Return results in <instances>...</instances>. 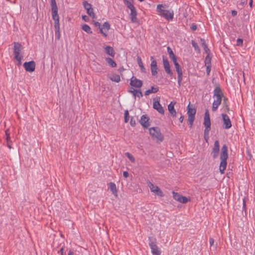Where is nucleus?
<instances>
[{
    "instance_id": "f257e3e1",
    "label": "nucleus",
    "mask_w": 255,
    "mask_h": 255,
    "mask_svg": "<svg viewBox=\"0 0 255 255\" xmlns=\"http://www.w3.org/2000/svg\"><path fill=\"white\" fill-rule=\"evenodd\" d=\"M228 158V147L226 144H224L222 147L220 155L221 162L220 164L219 170L221 174L224 173V171L227 167V160Z\"/></svg>"
},
{
    "instance_id": "f03ea898",
    "label": "nucleus",
    "mask_w": 255,
    "mask_h": 255,
    "mask_svg": "<svg viewBox=\"0 0 255 255\" xmlns=\"http://www.w3.org/2000/svg\"><path fill=\"white\" fill-rule=\"evenodd\" d=\"M165 6V5L162 4H159L157 5L156 10L158 15L168 20H172L174 16L173 10L172 9L167 10L162 8H164Z\"/></svg>"
},
{
    "instance_id": "7ed1b4c3",
    "label": "nucleus",
    "mask_w": 255,
    "mask_h": 255,
    "mask_svg": "<svg viewBox=\"0 0 255 255\" xmlns=\"http://www.w3.org/2000/svg\"><path fill=\"white\" fill-rule=\"evenodd\" d=\"M223 96V94L219 87H216L214 91V98L216 99L214 100L212 105V111H216L218 106L221 104L222 101V98Z\"/></svg>"
},
{
    "instance_id": "20e7f679",
    "label": "nucleus",
    "mask_w": 255,
    "mask_h": 255,
    "mask_svg": "<svg viewBox=\"0 0 255 255\" xmlns=\"http://www.w3.org/2000/svg\"><path fill=\"white\" fill-rule=\"evenodd\" d=\"M149 133L152 138L157 142H161L163 140V135L158 127H153L149 129Z\"/></svg>"
},
{
    "instance_id": "39448f33",
    "label": "nucleus",
    "mask_w": 255,
    "mask_h": 255,
    "mask_svg": "<svg viewBox=\"0 0 255 255\" xmlns=\"http://www.w3.org/2000/svg\"><path fill=\"white\" fill-rule=\"evenodd\" d=\"M22 49V45L18 42H14L13 46V54L14 59L17 61L18 65H20L21 64V61L23 57L22 55L20 54V52Z\"/></svg>"
},
{
    "instance_id": "423d86ee",
    "label": "nucleus",
    "mask_w": 255,
    "mask_h": 255,
    "mask_svg": "<svg viewBox=\"0 0 255 255\" xmlns=\"http://www.w3.org/2000/svg\"><path fill=\"white\" fill-rule=\"evenodd\" d=\"M149 245L150 247L151 253L153 255H160L161 251L156 244L155 239H153L151 237L149 238Z\"/></svg>"
},
{
    "instance_id": "0eeeda50",
    "label": "nucleus",
    "mask_w": 255,
    "mask_h": 255,
    "mask_svg": "<svg viewBox=\"0 0 255 255\" xmlns=\"http://www.w3.org/2000/svg\"><path fill=\"white\" fill-rule=\"evenodd\" d=\"M172 193L173 198L180 203L185 204L190 201L189 198H187L178 193L175 192V191H172Z\"/></svg>"
},
{
    "instance_id": "6e6552de",
    "label": "nucleus",
    "mask_w": 255,
    "mask_h": 255,
    "mask_svg": "<svg viewBox=\"0 0 255 255\" xmlns=\"http://www.w3.org/2000/svg\"><path fill=\"white\" fill-rule=\"evenodd\" d=\"M148 186L150 188V191L155 195L160 197H163L164 196L163 192L157 186L153 184L150 182L148 183Z\"/></svg>"
},
{
    "instance_id": "1a4fd4ad",
    "label": "nucleus",
    "mask_w": 255,
    "mask_h": 255,
    "mask_svg": "<svg viewBox=\"0 0 255 255\" xmlns=\"http://www.w3.org/2000/svg\"><path fill=\"white\" fill-rule=\"evenodd\" d=\"M159 102V97L153 99V108L155 110H156L159 113L163 115L164 114V111L163 108L162 107Z\"/></svg>"
},
{
    "instance_id": "9d476101",
    "label": "nucleus",
    "mask_w": 255,
    "mask_h": 255,
    "mask_svg": "<svg viewBox=\"0 0 255 255\" xmlns=\"http://www.w3.org/2000/svg\"><path fill=\"white\" fill-rule=\"evenodd\" d=\"M223 127L225 129H229L232 127L231 120L228 116L226 114H222Z\"/></svg>"
},
{
    "instance_id": "9b49d317",
    "label": "nucleus",
    "mask_w": 255,
    "mask_h": 255,
    "mask_svg": "<svg viewBox=\"0 0 255 255\" xmlns=\"http://www.w3.org/2000/svg\"><path fill=\"white\" fill-rule=\"evenodd\" d=\"M150 60L151 61L150 64V69L151 74L153 76H155L157 75L158 73V68L157 65V62L154 59L153 56L150 57Z\"/></svg>"
},
{
    "instance_id": "f8f14e48",
    "label": "nucleus",
    "mask_w": 255,
    "mask_h": 255,
    "mask_svg": "<svg viewBox=\"0 0 255 255\" xmlns=\"http://www.w3.org/2000/svg\"><path fill=\"white\" fill-rule=\"evenodd\" d=\"M163 58V64L164 70L166 73L170 76H172L173 73L170 69V64L168 59L164 56H162Z\"/></svg>"
},
{
    "instance_id": "ddd939ff",
    "label": "nucleus",
    "mask_w": 255,
    "mask_h": 255,
    "mask_svg": "<svg viewBox=\"0 0 255 255\" xmlns=\"http://www.w3.org/2000/svg\"><path fill=\"white\" fill-rule=\"evenodd\" d=\"M24 68L27 72H32L35 70V63L34 61L26 62L23 65Z\"/></svg>"
},
{
    "instance_id": "4468645a",
    "label": "nucleus",
    "mask_w": 255,
    "mask_h": 255,
    "mask_svg": "<svg viewBox=\"0 0 255 255\" xmlns=\"http://www.w3.org/2000/svg\"><path fill=\"white\" fill-rule=\"evenodd\" d=\"M204 125L205 127V129H211V121L209 112L208 110H206L205 113L204 119Z\"/></svg>"
},
{
    "instance_id": "2eb2a0df",
    "label": "nucleus",
    "mask_w": 255,
    "mask_h": 255,
    "mask_svg": "<svg viewBox=\"0 0 255 255\" xmlns=\"http://www.w3.org/2000/svg\"><path fill=\"white\" fill-rule=\"evenodd\" d=\"M220 150V144L218 140H216L214 142V147L212 148L211 154H212L213 158H216L219 153Z\"/></svg>"
},
{
    "instance_id": "dca6fc26",
    "label": "nucleus",
    "mask_w": 255,
    "mask_h": 255,
    "mask_svg": "<svg viewBox=\"0 0 255 255\" xmlns=\"http://www.w3.org/2000/svg\"><path fill=\"white\" fill-rule=\"evenodd\" d=\"M149 118L146 115H142L139 120V123L144 128H147L150 126Z\"/></svg>"
},
{
    "instance_id": "f3484780",
    "label": "nucleus",
    "mask_w": 255,
    "mask_h": 255,
    "mask_svg": "<svg viewBox=\"0 0 255 255\" xmlns=\"http://www.w3.org/2000/svg\"><path fill=\"white\" fill-rule=\"evenodd\" d=\"M142 81L132 76L130 79V85L134 87L139 88L142 86Z\"/></svg>"
},
{
    "instance_id": "a211bd4d",
    "label": "nucleus",
    "mask_w": 255,
    "mask_h": 255,
    "mask_svg": "<svg viewBox=\"0 0 255 255\" xmlns=\"http://www.w3.org/2000/svg\"><path fill=\"white\" fill-rule=\"evenodd\" d=\"M51 5V12L52 15L58 14V7L56 4V0H50Z\"/></svg>"
},
{
    "instance_id": "6ab92c4d",
    "label": "nucleus",
    "mask_w": 255,
    "mask_h": 255,
    "mask_svg": "<svg viewBox=\"0 0 255 255\" xmlns=\"http://www.w3.org/2000/svg\"><path fill=\"white\" fill-rule=\"evenodd\" d=\"M52 18L54 20V28L55 30L60 31L59 17L58 14L53 15Z\"/></svg>"
},
{
    "instance_id": "aec40b11",
    "label": "nucleus",
    "mask_w": 255,
    "mask_h": 255,
    "mask_svg": "<svg viewBox=\"0 0 255 255\" xmlns=\"http://www.w3.org/2000/svg\"><path fill=\"white\" fill-rule=\"evenodd\" d=\"M175 104V102L173 103V102H171L168 106V110L171 115L173 117L176 116V112L174 107Z\"/></svg>"
},
{
    "instance_id": "412c9836",
    "label": "nucleus",
    "mask_w": 255,
    "mask_h": 255,
    "mask_svg": "<svg viewBox=\"0 0 255 255\" xmlns=\"http://www.w3.org/2000/svg\"><path fill=\"white\" fill-rule=\"evenodd\" d=\"M105 52L106 54L110 55L112 57H114L115 55V52L113 47L110 46H107L105 48Z\"/></svg>"
},
{
    "instance_id": "4be33fe9",
    "label": "nucleus",
    "mask_w": 255,
    "mask_h": 255,
    "mask_svg": "<svg viewBox=\"0 0 255 255\" xmlns=\"http://www.w3.org/2000/svg\"><path fill=\"white\" fill-rule=\"evenodd\" d=\"M158 90H159L158 87L152 86L151 87V89L146 90L144 92V95L145 96H148L151 93H156L158 91Z\"/></svg>"
},
{
    "instance_id": "5701e85b",
    "label": "nucleus",
    "mask_w": 255,
    "mask_h": 255,
    "mask_svg": "<svg viewBox=\"0 0 255 255\" xmlns=\"http://www.w3.org/2000/svg\"><path fill=\"white\" fill-rule=\"evenodd\" d=\"M137 12L135 8L130 10V19L132 22H135L137 20L136 18Z\"/></svg>"
},
{
    "instance_id": "b1692460",
    "label": "nucleus",
    "mask_w": 255,
    "mask_h": 255,
    "mask_svg": "<svg viewBox=\"0 0 255 255\" xmlns=\"http://www.w3.org/2000/svg\"><path fill=\"white\" fill-rule=\"evenodd\" d=\"M125 4L130 9H133L135 8L133 4V0H123Z\"/></svg>"
},
{
    "instance_id": "393cba45",
    "label": "nucleus",
    "mask_w": 255,
    "mask_h": 255,
    "mask_svg": "<svg viewBox=\"0 0 255 255\" xmlns=\"http://www.w3.org/2000/svg\"><path fill=\"white\" fill-rule=\"evenodd\" d=\"M5 139H6V142H7V145L8 147V148L9 149H10V148H11V141L10 140L9 130L6 129L5 131Z\"/></svg>"
},
{
    "instance_id": "a878e982",
    "label": "nucleus",
    "mask_w": 255,
    "mask_h": 255,
    "mask_svg": "<svg viewBox=\"0 0 255 255\" xmlns=\"http://www.w3.org/2000/svg\"><path fill=\"white\" fill-rule=\"evenodd\" d=\"M105 60L108 65L112 67H116L117 66L116 63L112 58L110 57H107L106 58Z\"/></svg>"
},
{
    "instance_id": "bb28decb",
    "label": "nucleus",
    "mask_w": 255,
    "mask_h": 255,
    "mask_svg": "<svg viewBox=\"0 0 255 255\" xmlns=\"http://www.w3.org/2000/svg\"><path fill=\"white\" fill-rule=\"evenodd\" d=\"M196 113V110L195 108H191L190 106V104L187 106V114L188 116H194Z\"/></svg>"
},
{
    "instance_id": "cd10ccee",
    "label": "nucleus",
    "mask_w": 255,
    "mask_h": 255,
    "mask_svg": "<svg viewBox=\"0 0 255 255\" xmlns=\"http://www.w3.org/2000/svg\"><path fill=\"white\" fill-rule=\"evenodd\" d=\"M109 188L114 194H116L117 193V187L116 184L113 182H110L109 184Z\"/></svg>"
},
{
    "instance_id": "c85d7f7f",
    "label": "nucleus",
    "mask_w": 255,
    "mask_h": 255,
    "mask_svg": "<svg viewBox=\"0 0 255 255\" xmlns=\"http://www.w3.org/2000/svg\"><path fill=\"white\" fill-rule=\"evenodd\" d=\"M137 61L138 64V65L139 67L140 68V70L142 72H145V68H144L142 62L141 61V58L139 57H137Z\"/></svg>"
},
{
    "instance_id": "c756f323",
    "label": "nucleus",
    "mask_w": 255,
    "mask_h": 255,
    "mask_svg": "<svg viewBox=\"0 0 255 255\" xmlns=\"http://www.w3.org/2000/svg\"><path fill=\"white\" fill-rule=\"evenodd\" d=\"M188 125H189V127L190 128H191L193 126V122L195 120V116H188Z\"/></svg>"
},
{
    "instance_id": "7c9ffc66",
    "label": "nucleus",
    "mask_w": 255,
    "mask_h": 255,
    "mask_svg": "<svg viewBox=\"0 0 255 255\" xmlns=\"http://www.w3.org/2000/svg\"><path fill=\"white\" fill-rule=\"evenodd\" d=\"M82 29L84 30L85 32H87L88 33H92V31L91 30L90 27L86 24H85L82 26Z\"/></svg>"
},
{
    "instance_id": "2f4dec72",
    "label": "nucleus",
    "mask_w": 255,
    "mask_h": 255,
    "mask_svg": "<svg viewBox=\"0 0 255 255\" xmlns=\"http://www.w3.org/2000/svg\"><path fill=\"white\" fill-rule=\"evenodd\" d=\"M110 79L112 81H114L116 82H119L121 80L120 76L117 74L112 75Z\"/></svg>"
},
{
    "instance_id": "473e14b6",
    "label": "nucleus",
    "mask_w": 255,
    "mask_h": 255,
    "mask_svg": "<svg viewBox=\"0 0 255 255\" xmlns=\"http://www.w3.org/2000/svg\"><path fill=\"white\" fill-rule=\"evenodd\" d=\"M167 52L169 54V58H170V59L176 57V55L174 54L172 50L171 49V48L170 47H167Z\"/></svg>"
},
{
    "instance_id": "72a5a7b5",
    "label": "nucleus",
    "mask_w": 255,
    "mask_h": 255,
    "mask_svg": "<svg viewBox=\"0 0 255 255\" xmlns=\"http://www.w3.org/2000/svg\"><path fill=\"white\" fill-rule=\"evenodd\" d=\"M200 41L204 50L206 53H208V51H209V49L208 48V46L205 43V40L204 39H201Z\"/></svg>"
},
{
    "instance_id": "f704fd0d",
    "label": "nucleus",
    "mask_w": 255,
    "mask_h": 255,
    "mask_svg": "<svg viewBox=\"0 0 255 255\" xmlns=\"http://www.w3.org/2000/svg\"><path fill=\"white\" fill-rule=\"evenodd\" d=\"M178 84L179 87L181 86L183 80V72L177 73Z\"/></svg>"
},
{
    "instance_id": "c9c22d12",
    "label": "nucleus",
    "mask_w": 255,
    "mask_h": 255,
    "mask_svg": "<svg viewBox=\"0 0 255 255\" xmlns=\"http://www.w3.org/2000/svg\"><path fill=\"white\" fill-rule=\"evenodd\" d=\"M87 13L92 18H96V14L93 11V8H88V9L87 10Z\"/></svg>"
},
{
    "instance_id": "e433bc0d",
    "label": "nucleus",
    "mask_w": 255,
    "mask_h": 255,
    "mask_svg": "<svg viewBox=\"0 0 255 255\" xmlns=\"http://www.w3.org/2000/svg\"><path fill=\"white\" fill-rule=\"evenodd\" d=\"M95 26L99 27V28L100 30V32L102 34H103L105 36H106V37L107 36V34H106V32H105L103 30V28H101V24L99 22H98V21L95 22Z\"/></svg>"
},
{
    "instance_id": "4c0bfd02",
    "label": "nucleus",
    "mask_w": 255,
    "mask_h": 255,
    "mask_svg": "<svg viewBox=\"0 0 255 255\" xmlns=\"http://www.w3.org/2000/svg\"><path fill=\"white\" fill-rule=\"evenodd\" d=\"M125 155L131 161V162H135L134 157L130 153L128 152H126Z\"/></svg>"
},
{
    "instance_id": "58836bf2",
    "label": "nucleus",
    "mask_w": 255,
    "mask_h": 255,
    "mask_svg": "<svg viewBox=\"0 0 255 255\" xmlns=\"http://www.w3.org/2000/svg\"><path fill=\"white\" fill-rule=\"evenodd\" d=\"M101 28H103V31H104V29H105L107 31L110 29V25L108 22L106 21L103 24V26H102V27H101Z\"/></svg>"
},
{
    "instance_id": "ea45409f",
    "label": "nucleus",
    "mask_w": 255,
    "mask_h": 255,
    "mask_svg": "<svg viewBox=\"0 0 255 255\" xmlns=\"http://www.w3.org/2000/svg\"><path fill=\"white\" fill-rule=\"evenodd\" d=\"M133 95L135 97H137L139 98H140L143 96V94H142L141 90H137L135 92V93H134Z\"/></svg>"
},
{
    "instance_id": "a19ab883",
    "label": "nucleus",
    "mask_w": 255,
    "mask_h": 255,
    "mask_svg": "<svg viewBox=\"0 0 255 255\" xmlns=\"http://www.w3.org/2000/svg\"><path fill=\"white\" fill-rule=\"evenodd\" d=\"M84 8L87 10L88 8H92V5L88 3L87 1H84L83 2Z\"/></svg>"
},
{
    "instance_id": "79ce46f5",
    "label": "nucleus",
    "mask_w": 255,
    "mask_h": 255,
    "mask_svg": "<svg viewBox=\"0 0 255 255\" xmlns=\"http://www.w3.org/2000/svg\"><path fill=\"white\" fill-rule=\"evenodd\" d=\"M210 130L211 129H205L204 130V138L206 141H207L209 139V134Z\"/></svg>"
},
{
    "instance_id": "37998d69",
    "label": "nucleus",
    "mask_w": 255,
    "mask_h": 255,
    "mask_svg": "<svg viewBox=\"0 0 255 255\" xmlns=\"http://www.w3.org/2000/svg\"><path fill=\"white\" fill-rule=\"evenodd\" d=\"M124 115H124L125 122L127 123L128 121V119H129V113H128V110H126L125 111Z\"/></svg>"
},
{
    "instance_id": "c03bdc74",
    "label": "nucleus",
    "mask_w": 255,
    "mask_h": 255,
    "mask_svg": "<svg viewBox=\"0 0 255 255\" xmlns=\"http://www.w3.org/2000/svg\"><path fill=\"white\" fill-rule=\"evenodd\" d=\"M205 66H207L208 65H209L211 66V58L209 56H207L205 58Z\"/></svg>"
},
{
    "instance_id": "a18cd8bd",
    "label": "nucleus",
    "mask_w": 255,
    "mask_h": 255,
    "mask_svg": "<svg viewBox=\"0 0 255 255\" xmlns=\"http://www.w3.org/2000/svg\"><path fill=\"white\" fill-rule=\"evenodd\" d=\"M175 70L177 73H180L182 72V68L179 64H176L175 66Z\"/></svg>"
},
{
    "instance_id": "49530a36",
    "label": "nucleus",
    "mask_w": 255,
    "mask_h": 255,
    "mask_svg": "<svg viewBox=\"0 0 255 255\" xmlns=\"http://www.w3.org/2000/svg\"><path fill=\"white\" fill-rule=\"evenodd\" d=\"M192 46L195 49V50L199 51V47H198V45L197 43L195 41H194V40L192 41Z\"/></svg>"
},
{
    "instance_id": "de8ad7c7",
    "label": "nucleus",
    "mask_w": 255,
    "mask_h": 255,
    "mask_svg": "<svg viewBox=\"0 0 255 255\" xmlns=\"http://www.w3.org/2000/svg\"><path fill=\"white\" fill-rule=\"evenodd\" d=\"M243 43V40L241 38H238L237 40V46H242Z\"/></svg>"
},
{
    "instance_id": "09e8293b",
    "label": "nucleus",
    "mask_w": 255,
    "mask_h": 255,
    "mask_svg": "<svg viewBox=\"0 0 255 255\" xmlns=\"http://www.w3.org/2000/svg\"><path fill=\"white\" fill-rule=\"evenodd\" d=\"M130 125H131V126L132 127H134L135 125H136V121L135 120L133 119V118H131L130 119Z\"/></svg>"
},
{
    "instance_id": "8fccbe9b",
    "label": "nucleus",
    "mask_w": 255,
    "mask_h": 255,
    "mask_svg": "<svg viewBox=\"0 0 255 255\" xmlns=\"http://www.w3.org/2000/svg\"><path fill=\"white\" fill-rule=\"evenodd\" d=\"M206 66V73L207 75H210V73L211 72V66L208 65Z\"/></svg>"
},
{
    "instance_id": "3c124183",
    "label": "nucleus",
    "mask_w": 255,
    "mask_h": 255,
    "mask_svg": "<svg viewBox=\"0 0 255 255\" xmlns=\"http://www.w3.org/2000/svg\"><path fill=\"white\" fill-rule=\"evenodd\" d=\"M137 90L134 89L133 87H130L128 90V92L132 93L133 95L136 91Z\"/></svg>"
},
{
    "instance_id": "603ef678",
    "label": "nucleus",
    "mask_w": 255,
    "mask_h": 255,
    "mask_svg": "<svg viewBox=\"0 0 255 255\" xmlns=\"http://www.w3.org/2000/svg\"><path fill=\"white\" fill-rule=\"evenodd\" d=\"M214 240L212 238H210L209 239V243L210 245V246H212L214 245Z\"/></svg>"
},
{
    "instance_id": "864d4df0",
    "label": "nucleus",
    "mask_w": 255,
    "mask_h": 255,
    "mask_svg": "<svg viewBox=\"0 0 255 255\" xmlns=\"http://www.w3.org/2000/svg\"><path fill=\"white\" fill-rule=\"evenodd\" d=\"M171 60L173 61V63H174V66H175L176 64H179L177 62V57H175V58H174L171 59Z\"/></svg>"
},
{
    "instance_id": "5fc2aeb1",
    "label": "nucleus",
    "mask_w": 255,
    "mask_h": 255,
    "mask_svg": "<svg viewBox=\"0 0 255 255\" xmlns=\"http://www.w3.org/2000/svg\"><path fill=\"white\" fill-rule=\"evenodd\" d=\"M227 100V99L226 98H224V104L225 105V107H226V110L227 111H229V106L226 104V100Z\"/></svg>"
},
{
    "instance_id": "6e6d98bb",
    "label": "nucleus",
    "mask_w": 255,
    "mask_h": 255,
    "mask_svg": "<svg viewBox=\"0 0 255 255\" xmlns=\"http://www.w3.org/2000/svg\"><path fill=\"white\" fill-rule=\"evenodd\" d=\"M55 35L58 39H59L60 36V31L55 30Z\"/></svg>"
},
{
    "instance_id": "4d7b16f0",
    "label": "nucleus",
    "mask_w": 255,
    "mask_h": 255,
    "mask_svg": "<svg viewBox=\"0 0 255 255\" xmlns=\"http://www.w3.org/2000/svg\"><path fill=\"white\" fill-rule=\"evenodd\" d=\"M192 30L194 31L197 29V26L196 24H192L191 26Z\"/></svg>"
},
{
    "instance_id": "13d9d810",
    "label": "nucleus",
    "mask_w": 255,
    "mask_h": 255,
    "mask_svg": "<svg viewBox=\"0 0 255 255\" xmlns=\"http://www.w3.org/2000/svg\"><path fill=\"white\" fill-rule=\"evenodd\" d=\"M123 176L125 177V178H127L129 176V174H128V171H124L123 172Z\"/></svg>"
},
{
    "instance_id": "bf43d9fd",
    "label": "nucleus",
    "mask_w": 255,
    "mask_h": 255,
    "mask_svg": "<svg viewBox=\"0 0 255 255\" xmlns=\"http://www.w3.org/2000/svg\"><path fill=\"white\" fill-rule=\"evenodd\" d=\"M82 19L85 21H87L88 20H89V17L87 15H83L82 16Z\"/></svg>"
},
{
    "instance_id": "052dcab7",
    "label": "nucleus",
    "mask_w": 255,
    "mask_h": 255,
    "mask_svg": "<svg viewBox=\"0 0 255 255\" xmlns=\"http://www.w3.org/2000/svg\"><path fill=\"white\" fill-rule=\"evenodd\" d=\"M237 11H236V10H233V11H232V15H233V16H235V15H237Z\"/></svg>"
},
{
    "instance_id": "680f3d73",
    "label": "nucleus",
    "mask_w": 255,
    "mask_h": 255,
    "mask_svg": "<svg viewBox=\"0 0 255 255\" xmlns=\"http://www.w3.org/2000/svg\"><path fill=\"white\" fill-rule=\"evenodd\" d=\"M183 120H184V117H183V116H181L179 118V121L180 123H182L183 122Z\"/></svg>"
},
{
    "instance_id": "e2e57ef3",
    "label": "nucleus",
    "mask_w": 255,
    "mask_h": 255,
    "mask_svg": "<svg viewBox=\"0 0 255 255\" xmlns=\"http://www.w3.org/2000/svg\"><path fill=\"white\" fill-rule=\"evenodd\" d=\"M253 0H250L249 5L250 7H253Z\"/></svg>"
},
{
    "instance_id": "0e129e2a",
    "label": "nucleus",
    "mask_w": 255,
    "mask_h": 255,
    "mask_svg": "<svg viewBox=\"0 0 255 255\" xmlns=\"http://www.w3.org/2000/svg\"><path fill=\"white\" fill-rule=\"evenodd\" d=\"M59 252L61 255H63L64 248L63 247L60 249Z\"/></svg>"
},
{
    "instance_id": "69168bd1",
    "label": "nucleus",
    "mask_w": 255,
    "mask_h": 255,
    "mask_svg": "<svg viewBox=\"0 0 255 255\" xmlns=\"http://www.w3.org/2000/svg\"><path fill=\"white\" fill-rule=\"evenodd\" d=\"M68 255H74V253L71 251H70L68 253Z\"/></svg>"
},
{
    "instance_id": "338daca9",
    "label": "nucleus",
    "mask_w": 255,
    "mask_h": 255,
    "mask_svg": "<svg viewBox=\"0 0 255 255\" xmlns=\"http://www.w3.org/2000/svg\"><path fill=\"white\" fill-rule=\"evenodd\" d=\"M124 70V68H121V69H120V72H121L122 71H123Z\"/></svg>"
},
{
    "instance_id": "774afa93",
    "label": "nucleus",
    "mask_w": 255,
    "mask_h": 255,
    "mask_svg": "<svg viewBox=\"0 0 255 255\" xmlns=\"http://www.w3.org/2000/svg\"><path fill=\"white\" fill-rule=\"evenodd\" d=\"M242 3H243V4H244V3H247V1H245L242 2Z\"/></svg>"
}]
</instances>
